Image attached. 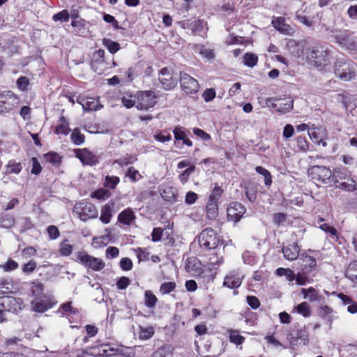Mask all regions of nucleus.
Wrapping results in <instances>:
<instances>
[{"mask_svg": "<svg viewBox=\"0 0 357 357\" xmlns=\"http://www.w3.org/2000/svg\"><path fill=\"white\" fill-rule=\"evenodd\" d=\"M187 28L192 30L195 34H198L201 32L203 28V22L200 20H194L191 22H187Z\"/></svg>", "mask_w": 357, "mask_h": 357, "instance_id": "8fccbe9b", "label": "nucleus"}, {"mask_svg": "<svg viewBox=\"0 0 357 357\" xmlns=\"http://www.w3.org/2000/svg\"><path fill=\"white\" fill-rule=\"evenodd\" d=\"M195 52L200 54L203 59L211 60L215 58V52L213 49L207 48L203 45H195L194 46Z\"/></svg>", "mask_w": 357, "mask_h": 357, "instance_id": "393cba45", "label": "nucleus"}, {"mask_svg": "<svg viewBox=\"0 0 357 357\" xmlns=\"http://www.w3.org/2000/svg\"><path fill=\"white\" fill-rule=\"evenodd\" d=\"M301 293L303 294V298L308 299L310 302L317 301L321 298L317 290L313 287H309L308 289L303 288L301 289Z\"/></svg>", "mask_w": 357, "mask_h": 357, "instance_id": "cd10ccee", "label": "nucleus"}, {"mask_svg": "<svg viewBox=\"0 0 357 357\" xmlns=\"http://www.w3.org/2000/svg\"><path fill=\"white\" fill-rule=\"evenodd\" d=\"M135 219L133 211L130 208H126L121 212L118 216V220L126 225H131Z\"/></svg>", "mask_w": 357, "mask_h": 357, "instance_id": "b1692460", "label": "nucleus"}, {"mask_svg": "<svg viewBox=\"0 0 357 357\" xmlns=\"http://www.w3.org/2000/svg\"><path fill=\"white\" fill-rule=\"evenodd\" d=\"M44 158L46 162L53 165H59L61 162V157L56 153L50 152L44 155Z\"/></svg>", "mask_w": 357, "mask_h": 357, "instance_id": "603ef678", "label": "nucleus"}, {"mask_svg": "<svg viewBox=\"0 0 357 357\" xmlns=\"http://www.w3.org/2000/svg\"><path fill=\"white\" fill-rule=\"evenodd\" d=\"M335 41L342 47L350 51L357 50V41L351 32H340L335 36Z\"/></svg>", "mask_w": 357, "mask_h": 357, "instance_id": "9d476101", "label": "nucleus"}, {"mask_svg": "<svg viewBox=\"0 0 357 357\" xmlns=\"http://www.w3.org/2000/svg\"><path fill=\"white\" fill-rule=\"evenodd\" d=\"M218 215V203L209 202L206 205V216L208 219L214 220Z\"/></svg>", "mask_w": 357, "mask_h": 357, "instance_id": "72a5a7b5", "label": "nucleus"}, {"mask_svg": "<svg viewBox=\"0 0 357 357\" xmlns=\"http://www.w3.org/2000/svg\"><path fill=\"white\" fill-rule=\"evenodd\" d=\"M110 196V193L109 191L104 188H100L97 190L93 191L91 194V197L92 198H95L100 200H105L109 198Z\"/></svg>", "mask_w": 357, "mask_h": 357, "instance_id": "09e8293b", "label": "nucleus"}, {"mask_svg": "<svg viewBox=\"0 0 357 357\" xmlns=\"http://www.w3.org/2000/svg\"><path fill=\"white\" fill-rule=\"evenodd\" d=\"M198 241L202 248L211 250L218 247L220 238L213 229L207 228L200 233Z\"/></svg>", "mask_w": 357, "mask_h": 357, "instance_id": "423d86ee", "label": "nucleus"}, {"mask_svg": "<svg viewBox=\"0 0 357 357\" xmlns=\"http://www.w3.org/2000/svg\"><path fill=\"white\" fill-rule=\"evenodd\" d=\"M160 82L165 90H169L174 88L177 84V79L173 75L165 77H159Z\"/></svg>", "mask_w": 357, "mask_h": 357, "instance_id": "f704fd0d", "label": "nucleus"}, {"mask_svg": "<svg viewBox=\"0 0 357 357\" xmlns=\"http://www.w3.org/2000/svg\"><path fill=\"white\" fill-rule=\"evenodd\" d=\"M267 104H269V105L280 113L288 112L293 107V100L291 98H270L267 100Z\"/></svg>", "mask_w": 357, "mask_h": 357, "instance_id": "4468645a", "label": "nucleus"}, {"mask_svg": "<svg viewBox=\"0 0 357 357\" xmlns=\"http://www.w3.org/2000/svg\"><path fill=\"white\" fill-rule=\"evenodd\" d=\"M308 135L310 139L315 144L322 145L324 147L327 146L326 139H327L326 130L322 127H314V125L309 128Z\"/></svg>", "mask_w": 357, "mask_h": 357, "instance_id": "f8f14e48", "label": "nucleus"}, {"mask_svg": "<svg viewBox=\"0 0 357 357\" xmlns=\"http://www.w3.org/2000/svg\"><path fill=\"white\" fill-rule=\"evenodd\" d=\"M59 312L63 314L70 316L71 314H75L78 312V310L77 308H75L71 305L70 302H68L63 304L60 307Z\"/></svg>", "mask_w": 357, "mask_h": 357, "instance_id": "a18cd8bd", "label": "nucleus"}, {"mask_svg": "<svg viewBox=\"0 0 357 357\" xmlns=\"http://www.w3.org/2000/svg\"><path fill=\"white\" fill-rule=\"evenodd\" d=\"M303 261V268H312L316 266V259L314 257L308 255L307 253H302L301 258Z\"/></svg>", "mask_w": 357, "mask_h": 357, "instance_id": "4c0bfd02", "label": "nucleus"}, {"mask_svg": "<svg viewBox=\"0 0 357 357\" xmlns=\"http://www.w3.org/2000/svg\"><path fill=\"white\" fill-rule=\"evenodd\" d=\"M242 257L244 263L247 264L252 265L257 261L255 255L250 251L244 252Z\"/></svg>", "mask_w": 357, "mask_h": 357, "instance_id": "052dcab7", "label": "nucleus"}, {"mask_svg": "<svg viewBox=\"0 0 357 357\" xmlns=\"http://www.w3.org/2000/svg\"><path fill=\"white\" fill-rule=\"evenodd\" d=\"M300 248L297 243H294L282 249V252L285 259L293 261L297 259L299 255Z\"/></svg>", "mask_w": 357, "mask_h": 357, "instance_id": "5701e85b", "label": "nucleus"}, {"mask_svg": "<svg viewBox=\"0 0 357 357\" xmlns=\"http://www.w3.org/2000/svg\"><path fill=\"white\" fill-rule=\"evenodd\" d=\"M154 334V329L153 327L144 328L139 326V337L140 340H149Z\"/></svg>", "mask_w": 357, "mask_h": 357, "instance_id": "49530a36", "label": "nucleus"}, {"mask_svg": "<svg viewBox=\"0 0 357 357\" xmlns=\"http://www.w3.org/2000/svg\"><path fill=\"white\" fill-rule=\"evenodd\" d=\"M222 192V190L220 187H215L209 197L208 201L218 203Z\"/></svg>", "mask_w": 357, "mask_h": 357, "instance_id": "69168bd1", "label": "nucleus"}, {"mask_svg": "<svg viewBox=\"0 0 357 357\" xmlns=\"http://www.w3.org/2000/svg\"><path fill=\"white\" fill-rule=\"evenodd\" d=\"M312 180L322 184H329L333 181V171L325 166L314 165L308 170Z\"/></svg>", "mask_w": 357, "mask_h": 357, "instance_id": "39448f33", "label": "nucleus"}, {"mask_svg": "<svg viewBox=\"0 0 357 357\" xmlns=\"http://www.w3.org/2000/svg\"><path fill=\"white\" fill-rule=\"evenodd\" d=\"M75 261L86 268L96 272L101 271L105 267V262L102 259L93 257L84 250L76 253Z\"/></svg>", "mask_w": 357, "mask_h": 357, "instance_id": "7ed1b4c3", "label": "nucleus"}, {"mask_svg": "<svg viewBox=\"0 0 357 357\" xmlns=\"http://www.w3.org/2000/svg\"><path fill=\"white\" fill-rule=\"evenodd\" d=\"M161 196L167 202H176V189L173 187H165L161 192Z\"/></svg>", "mask_w": 357, "mask_h": 357, "instance_id": "bb28decb", "label": "nucleus"}, {"mask_svg": "<svg viewBox=\"0 0 357 357\" xmlns=\"http://www.w3.org/2000/svg\"><path fill=\"white\" fill-rule=\"evenodd\" d=\"M136 108L138 110H149L157 102V96L153 91H142L137 93Z\"/></svg>", "mask_w": 357, "mask_h": 357, "instance_id": "0eeeda50", "label": "nucleus"}, {"mask_svg": "<svg viewBox=\"0 0 357 357\" xmlns=\"http://www.w3.org/2000/svg\"><path fill=\"white\" fill-rule=\"evenodd\" d=\"M59 125L56 128V133L68 135L70 130L68 123L66 121L64 117H61L59 120Z\"/></svg>", "mask_w": 357, "mask_h": 357, "instance_id": "a19ab883", "label": "nucleus"}, {"mask_svg": "<svg viewBox=\"0 0 357 357\" xmlns=\"http://www.w3.org/2000/svg\"><path fill=\"white\" fill-rule=\"evenodd\" d=\"M185 268L192 276H199L203 271V265L196 257L188 258L185 262Z\"/></svg>", "mask_w": 357, "mask_h": 357, "instance_id": "a211bd4d", "label": "nucleus"}, {"mask_svg": "<svg viewBox=\"0 0 357 357\" xmlns=\"http://www.w3.org/2000/svg\"><path fill=\"white\" fill-rule=\"evenodd\" d=\"M37 264L34 261H29L22 266V271L24 273H33L35 269L36 268Z\"/></svg>", "mask_w": 357, "mask_h": 357, "instance_id": "338daca9", "label": "nucleus"}, {"mask_svg": "<svg viewBox=\"0 0 357 357\" xmlns=\"http://www.w3.org/2000/svg\"><path fill=\"white\" fill-rule=\"evenodd\" d=\"M126 176L133 182H136L142 178L139 172L132 167L128 169Z\"/></svg>", "mask_w": 357, "mask_h": 357, "instance_id": "6e6d98bb", "label": "nucleus"}, {"mask_svg": "<svg viewBox=\"0 0 357 357\" xmlns=\"http://www.w3.org/2000/svg\"><path fill=\"white\" fill-rule=\"evenodd\" d=\"M103 45L112 54L116 53L120 48V45L118 43L112 41L109 39H104Z\"/></svg>", "mask_w": 357, "mask_h": 357, "instance_id": "3c124183", "label": "nucleus"}, {"mask_svg": "<svg viewBox=\"0 0 357 357\" xmlns=\"http://www.w3.org/2000/svg\"><path fill=\"white\" fill-rule=\"evenodd\" d=\"M292 312H296L304 317H308L311 314L310 305L307 302H303L294 308Z\"/></svg>", "mask_w": 357, "mask_h": 357, "instance_id": "473e14b6", "label": "nucleus"}, {"mask_svg": "<svg viewBox=\"0 0 357 357\" xmlns=\"http://www.w3.org/2000/svg\"><path fill=\"white\" fill-rule=\"evenodd\" d=\"M77 102L82 106L84 110L86 111H93L98 110L102 107L100 105L98 99H96L91 97H84L78 96L77 98Z\"/></svg>", "mask_w": 357, "mask_h": 357, "instance_id": "f3484780", "label": "nucleus"}, {"mask_svg": "<svg viewBox=\"0 0 357 357\" xmlns=\"http://www.w3.org/2000/svg\"><path fill=\"white\" fill-rule=\"evenodd\" d=\"M43 290V284L39 282H33L31 284V291L33 296H40Z\"/></svg>", "mask_w": 357, "mask_h": 357, "instance_id": "e2e57ef3", "label": "nucleus"}, {"mask_svg": "<svg viewBox=\"0 0 357 357\" xmlns=\"http://www.w3.org/2000/svg\"><path fill=\"white\" fill-rule=\"evenodd\" d=\"M71 140L76 145H81L84 142L85 137L78 128L74 129L70 135Z\"/></svg>", "mask_w": 357, "mask_h": 357, "instance_id": "de8ad7c7", "label": "nucleus"}, {"mask_svg": "<svg viewBox=\"0 0 357 357\" xmlns=\"http://www.w3.org/2000/svg\"><path fill=\"white\" fill-rule=\"evenodd\" d=\"M158 302L157 297L150 290H146L144 292V304L147 307L153 308L155 306Z\"/></svg>", "mask_w": 357, "mask_h": 357, "instance_id": "c9c22d12", "label": "nucleus"}, {"mask_svg": "<svg viewBox=\"0 0 357 357\" xmlns=\"http://www.w3.org/2000/svg\"><path fill=\"white\" fill-rule=\"evenodd\" d=\"M333 181L340 189L349 192L356 190V182L352 178L351 173L344 168L334 169Z\"/></svg>", "mask_w": 357, "mask_h": 357, "instance_id": "f257e3e1", "label": "nucleus"}, {"mask_svg": "<svg viewBox=\"0 0 357 357\" xmlns=\"http://www.w3.org/2000/svg\"><path fill=\"white\" fill-rule=\"evenodd\" d=\"M256 172L264 177V183L266 186H270L272 183V176L271 173L265 168L257 166L255 168Z\"/></svg>", "mask_w": 357, "mask_h": 357, "instance_id": "c03bdc74", "label": "nucleus"}, {"mask_svg": "<svg viewBox=\"0 0 357 357\" xmlns=\"http://www.w3.org/2000/svg\"><path fill=\"white\" fill-rule=\"evenodd\" d=\"M109 346L107 344H101V345H97L95 347H91L89 348H87L86 349L84 350L83 354L85 352L87 354V355H91L93 356H112V354L109 352Z\"/></svg>", "mask_w": 357, "mask_h": 357, "instance_id": "4be33fe9", "label": "nucleus"}, {"mask_svg": "<svg viewBox=\"0 0 357 357\" xmlns=\"http://www.w3.org/2000/svg\"><path fill=\"white\" fill-rule=\"evenodd\" d=\"M137 93L135 94L125 93L121 98V102L124 107L129 109L133 107H136L137 105Z\"/></svg>", "mask_w": 357, "mask_h": 357, "instance_id": "c85d7f7f", "label": "nucleus"}, {"mask_svg": "<svg viewBox=\"0 0 357 357\" xmlns=\"http://www.w3.org/2000/svg\"><path fill=\"white\" fill-rule=\"evenodd\" d=\"M74 250L73 245L70 244L68 240H64L59 243L58 252L62 257L70 256Z\"/></svg>", "mask_w": 357, "mask_h": 357, "instance_id": "c756f323", "label": "nucleus"}, {"mask_svg": "<svg viewBox=\"0 0 357 357\" xmlns=\"http://www.w3.org/2000/svg\"><path fill=\"white\" fill-rule=\"evenodd\" d=\"M151 357H172V348L170 346H163L158 348Z\"/></svg>", "mask_w": 357, "mask_h": 357, "instance_id": "58836bf2", "label": "nucleus"}, {"mask_svg": "<svg viewBox=\"0 0 357 357\" xmlns=\"http://www.w3.org/2000/svg\"><path fill=\"white\" fill-rule=\"evenodd\" d=\"M243 59L244 65L250 68L255 66L258 62V56L251 52L245 53Z\"/></svg>", "mask_w": 357, "mask_h": 357, "instance_id": "e433bc0d", "label": "nucleus"}, {"mask_svg": "<svg viewBox=\"0 0 357 357\" xmlns=\"http://www.w3.org/2000/svg\"><path fill=\"white\" fill-rule=\"evenodd\" d=\"M223 249L217 247L216 249L208 250V263L211 266H219L223 263Z\"/></svg>", "mask_w": 357, "mask_h": 357, "instance_id": "412c9836", "label": "nucleus"}, {"mask_svg": "<svg viewBox=\"0 0 357 357\" xmlns=\"http://www.w3.org/2000/svg\"><path fill=\"white\" fill-rule=\"evenodd\" d=\"M275 273L280 277L284 276L289 281H293L295 279L294 271L289 268H278L276 269Z\"/></svg>", "mask_w": 357, "mask_h": 357, "instance_id": "79ce46f5", "label": "nucleus"}, {"mask_svg": "<svg viewBox=\"0 0 357 357\" xmlns=\"http://www.w3.org/2000/svg\"><path fill=\"white\" fill-rule=\"evenodd\" d=\"M75 155L83 165H95L98 162V157L87 149H77L74 151Z\"/></svg>", "mask_w": 357, "mask_h": 357, "instance_id": "ddd939ff", "label": "nucleus"}, {"mask_svg": "<svg viewBox=\"0 0 357 357\" xmlns=\"http://www.w3.org/2000/svg\"><path fill=\"white\" fill-rule=\"evenodd\" d=\"M22 167L21 165V163L17 162L13 160H10L8 162L7 165H6V170L5 174H19Z\"/></svg>", "mask_w": 357, "mask_h": 357, "instance_id": "7c9ffc66", "label": "nucleus"}, {"mask_svg": "<svg viewBox=\"0 0 357 357\" xmlns=\"http://www.w3.org/2000/svg\"><path fill=\"white\" fill-rule=\"evenodd\" d=\"M29 84V79L26 77L21 76L17 80V86L18 89L22 91H27Z\"/></svg>", "mask_w": 357, "mask_h": 357, "instance_id": "4d7b16f0", "label": "nucleus"}, {"mask_svg": "<svg viewBox=\"0 0 357 357\" xmlns=\"http://www.w3.org/2000/svg\"><path fill=\"white\" fill-rule=\"evenodd\" d=\"M55 303L50 298L38 299L36 298L31 302V306L33 311L43 313L51 309Z\"/></svg>", "mask_w": 357, "mask_h": 357, "instance_id": "6ab92c4d", "label": "nucleus"}, {"mask_svg": "<svg viewBox=\"0 0 357 357\" xmlns=\"http://www.w3.org/2000/svg\"><path fill=\"white\" fill-rule=\"evenodd\" d=\"M105 234L102 236H95L92 239L91 245L96 249L105 247L111 241L112 231L109 228L105 229Z\"/></svg>", "mask_w": 357, "mask_h": 357, "instance_id": "aec40b11", "label": "nucleus"}, {"mask_svg": "<svg viewBox=\"0 0 357 357\" xmlns=\"http://www.w3.org/2000/svg\"><path fill=\"white\" fill-rule=\"evenodd\" d=\"M0 305L6 310V312H17L23 307V301L20 298L13 296H5L0 298Z\"/></svg>", "mask_w": 357, "mask_h": 357, "instance_id": "9b49d317", "label": "nucleus"}, {"mask_svg": "<svg viewBox=\"0 0 357 357\" xmlns=\"http://www.w3.org/2000/svg\"><path fill=\"white\" fill-rule=\"evenodd\" d=\"M243 275L238 271H232L225 278L223 285L228 288H237L241 286Z\"/></svg>", "mask_w": 357, "mask_h": 357, "instance_id": "dca6fc26", "label": "nucleus"}, {"mask_svg": "<svg viewBox=\"0 0 357 357\" xmlns=\"http://www.w3.org/2000/svg\"><path fill=\"white\" fill-rule=\"evenodd\" d=\"M13 284L10 279L0 280V294H8L12 291Z\"/></svg>", "mask_w": 357, "mask_h": 357, "instance_id": "ea45409f", "label": "nucleus"}, {"mask_svg": "<svg viewBox=\"0 0 357 357\" xmlns=\"http://www.w3.org/2000/svg\"><path fill=\"white\" fill-rule=\"evenodd\" d=\"M335 75L343 81L352 79L356 75V65L345 58H340L334 63Z\"/></svg>", "mask_w": 357, "mask_h": 357, "instance_id": "f03ea898", "label": "nucleus"}, {"mask_svg": "<svg viewBox=\"0 0 357 357\" xmlns=\"http://www.w3.org/2000/svg\"><path fill=\"white\" fill-rule=\"evenodd\" d=\"M271 24L278 31H280L286 23L284 17H278L272 20Z\"/></svg>", "mask_w": 357, "mask_h": 357, "instance_id": "774afa93", "label": "nucleus"}, {"mask_svg": "<svg viewBox=\"0 0 357 357\" xmlns=\"http://www.w3.org/2000/svg\"><path fill=\"white\" fill-rule=\"evenodd\" d=\"M195 167L192 166L188 168H187L185 170H184L180 175H179V179L181 182L184 184L185 183L188 178L190 175L195 172Z\"/></svg>", "mask_w": 357, "mask_h": 357, "instance_id": "680f3d73", "label": "nucleus"}, {"mask_svg": "<svg viewBox=\"0 0 357 357\" xmlns=\"http://www.w3.org/2000/svg\"><path fill=\"white\" fill-rule=\"evenodd\" d=\"M176 284L174 282H164L160 285V292L162 295L169 294L176 288Z\"/></svg>", "mask_w": 357, "mask_h": 357, "instance_id": "864d4df0", "label": "nucleus"}, {"mask_svg": "<svg viewBox=\"0 0 357 357\" xmlns=\"http://www.w3.org/2000/svg\"><path fill=\"white\" fill-rule=\"evenodd\" d=\"M73 211L84 222L89 219L97 218L98 216V211L96 206L84 200L75 204Z\"/></svg>", "mask_w": 357, "mask_h": 357, "instance_id": "20e7f679", "label": "nucleus"}, {"mask_svg": "<svg viewBox=\"0 0 357 357\" xmlns=\"http://www.w3.org/2000/svg\"><path fill=\"white\" fill-rule=\"evenodd\" d=\"M153 137L155 140L160 142H169L172 139L171 135L165 131L156 132L154 134Z\"/></svg>", "mask_w": 357, "mask_h": 357, "instance_id": "bf43d9fd", "label": "nucleus"}, {"mask_svg": "<svg viewBox=\"0 0 357 357\" xmlns=\"http://www.w3.org/2000/svg\"><path fill=\"white\" fill-rule=\"evenodd\" d=\"M245 213V208L238 202H232L227 208V217L229 220L238 222Z\"/></svg>", "mask_w": 357, "mask_h": 357, "instance_id": "2eb2a0df", "label": "nucleus"}, {"mask_svg": "<svg viewBox=\"0 0 357 357\" xmlns=\"http://www.w3.org/2000/svg\"><path fill=\"white\" fill-rule=\"evenodd\" d=\"M54 21L67 22L69 19V13L67 10H63L53 15Z\"/></svg>", "mask_w": 357, "mask_h": 357, "instance_id": "0e129e2a", "label": "nucleus"}, {"mask_svg": "<svg viewBox=\"0 0 357 357\" xmlns=\"http://www.w3.org/2000/svg\"><path fill=\"white\" fill-rule=\"evenodd\" d=\"M307 58L315 66L324 65L328 59V53L321 46H312L309 48Z\"/></svg>", "mask_w": 357, "mask_h": 357, "instance_id": "6e6552de", "label": "nucleus"}, {"mask_svg": "<svg viewBox=\"0 0 357 357\" xmlns=\"http://www.w3.org/2000/svg\"><path fill=\"white\" fill-rule=\"evenodd\" d=\"M112 217V208L109 204L101 207L100 220L105 225L109 224Z\"/></svg>", "mask_w": 357, "mask_h": 357, "instance_id": "a878e982", "label": "nucleus"}, {"mask_svg": "<svg viewBox=\"0 0 357 357\" xmlns=\"http://www.w3.org/2000/svg\"><path fill=\"white\" fill-rule=\"evenodd\" d=\"M119 181L120 179L118 176H107L105 177V185L111 189H114Z\"/></svg>", "mask_w": 357, "mask_h": 357, "instance_id": "13d9d810", "label": "nucleus"}, {"mask_svg": "<svg viewBox=\"0 0 357 357\" xmlns=\"http://www.w3.org/2000/svg\"><path fill=\"white\" fill-rule=\"evenodd\" d=\"M180 84L182 90L187 94H195L199 91L197 80L185 72L180 73Z\"/></svg>", "mask_w": 357, "mask_h": 357, "instance_id": "1a4fd4ad", "label": "nucleus"}, {"mask_svg": "<svg viewBox=\"0 0 357 357\" xmlns=\"http://www.w3.org/2000/svg\"><path fill=\"white\" fill-rule=\"evenodd\" d=\"M13 96V94L10 92H8L6 95L0 94V113L8 112L11 109V105L7 100Z\"/></svg>", "mask_w": 357, "mask_h": 357, "instance_id": "2f4dec72", "label": "nucleus"}, {"mask_svg": "<svg viewBox=\"0 0 357 357\" xmlns=\"http://www.w3.org/2000/svg\"><path fill=\"white\" fill-rule=\"evenodd\" d=\"M105 50H98L93 54L94 61L93 63V67L96 68L97 64H102L104 63ZM94 70L97 71V69L94 68Z\"/></svg>", "mask_w": 357, "mask_h": 357, "instance_id": "5fc2aeb1", "label": "nucleus"}, {"mask_svg": "<svg viewBox=\"0 0 357 357\" xmlns=\"http://www.w3.org/2000/svg\"><path fill=\"white\" fill-rule=\"evenodd\" d=\"M229 340L236 345H241L244 342L245 337L241 335L238 331L231 330L229 331Z\"/></svg>", "mask_w": 357, "mask_h": 357, "instance_id": "37998d69", "label": "nucleus"}]
</instances>
